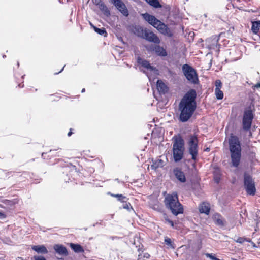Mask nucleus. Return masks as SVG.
<instances>
[{
    "mask_svg": "<svg viewBox=\"0 0 260 260\" xmlns=\"http://www.w3.org/2000/svg\"><path fill=\"white\" fill-rule=\"evenodd\" d=\"M196 92L191 89L187 92L182 99L179 106L180 111V120L187 121L192 115L196 108Z\"/></svg>",
    "mask_w": 260,
    "mask_h": 260,
    "instance_id": "1",
    "label": "nucleus"
},
{
    "mask_svg": "<svg viewBox=\"0 0 260 260\" xmlns=\"http://www.w3.org/2000/svg\"><path fill=\"white\" fill-rule=\"evenodd\" d=\"M229 144L231 165L237 168L241 158L242 149L240 140L238 137L231 135L229 139Z\"/></svg>",
    "mask_w": 260,
    "mask_h": 260,
    "instance_id": "2",
    "label": "nucleus"
},
{
    "mask_svg": "<svg viewBox=\"0 0 260 260\" xmlns=\"http://www.w3.org/2000/svg\"><path fill=\"white\" fill-rule=\"evenodd\" d=\"M164 202L166 207L171 211L174 215L176 216L183 213V208L178 201L177 193H173L171 194H168L165 197Z\"/></svg>",
    "mask_w": 260,
    "mask_h": 260,
    "instance_id": "3",
    "label": "nucleus"
},
{
    "mask_svg": "<svg viewBox=\"0 0 260 260\" xmlns=\"http://www.w3.org/2000/svg\"><path fill=\"white\" fill-rule=\"evenodd\" d=\"M142 16L146 21L156 28L161 34L168 37L172 36L173 33L170 28L164 23L156 19L154 16L151 15L147 13L143 14Z\"/></svg>",
    "mask_w": 260,
    "mask_h": 260,
    "instance_id": "4",
    "label": "nucleus"
},
{
    "mask_svg": "<svg viewBox=\"0 0 260 260\" xmlns=\"http://www.w3.org/2000/svg\"><path fill=\"white\" fill-rule=\"evenodd\" d=\"M184 151V141L181 138L176 139L173 144V156L175 162L180 161L183 158Z\"/></svg>",
    "mask_w": 260,
    "mask_h": 260,
    "instance_id": "5",
    "label": "nucleus"
},
{
    "mask_svg": "<svg viewBox=\"0 0 260 260\" xmlns=\"http://www.w3.org/2000/svg\"><path fill=\"white\" fill-rule=\"evenodd\" d=\"M182 69L184 75L190 83L197 84L199 83L198 75L194 69L190 66L185 64L183 65Z\"/></svg>",
    "mask_w": 260,
    "mask_h": 260,
    "instance_id": "6",
    "label": "nucleus"
},
{
    "mask_svg": "<svg viewBox=\"0 0 260 260\" xmlns=\"http://www.w3.org/2000/svg\"><path fill=\"white\" fill-rule=\"evenodd\" d=\"M198 139L194 135L190 136L188 141V151L189 154L191 155V158L195 160L198 154Z\"/></svg>",
    "mask_w": 260,
    "mask_h": 260,
    "instance_id": "7",
    "label": "nucleus"
},
{
    "mask_svg": "<svg viewBox=\"0 0 260 260\" xmlns=\"http://www.w3.org/2000/svg\"><path fill=\"white\" fill-rule=\"evenodd\" d=\"M253 119V114L251 109L245 110L244 112L242 126L244 131L250 130L252 122Z\"/></svg>",
    "mask_w": 260,
    "mask_h": 260,
    "instance_id": "8",
    "label": "nucleus"
},
{
    "mask_svg": "<svg viewBox=\"0 0 260 260\" xmlns=\"http://www.w3.org/2000/svg\"><path fill=\"white\" fill-rule=\"evenodd\" d=\"M244 185L247 193L249 195H254L256 191L254 182L252 177L247 174H244Z\"/></svg>",
    "mask_w": 260,
    "mask_h": 260,
    "instance_id": "9",
    "label": "nucleus"
},
{
    "mask_svg": "<svg viewBox=\"0 0 260 260\" xmlns=\"http://www.w3.org/2000/svg\"><path fill=\"white\" fill-rule=\"evenodd\" d=\"M138 30L141 31L142 37L149 42L156 44H159L160 42L159 38L153 32L147 30H143L141 27L139 28Z\"/></svg>",
    "mask_w": 260,
    "mask_h": 260,
    "instance_id": "10",
    "label": "nucleus"
},
{
    "mask_svg": "<svg viewBox=\"0 0 260 260\" xmlns=\"http://www.w3.org/2000/svg\"><path fill=\"white\" fill-rule=\"evenodd\" d=\"M219 38L218 36L215 35L211 37L208 38L206 40L208 47L211 49H219L218 47V41Z\"/></svg>",
    "mask_w": 260,
    "mask_h": 260,
    "instance_id": "11",
    "label": "nucleus"
},
{
    "mask_svg": "<svg viewBox=\"0 0 260 260\" xmlns=\"http://www.w3.org/2000/svg\"><path fill=\"white\" fill-rule=\"evenodd\" d=\"M113 4L125 16L128 15V11L125 4L121 0H116Z\"/></svg>",
    "mask_w": 260,
    "mask_h": 260,
    "instance_id": "12",
    "label": "nucleus"
},
{
    "mask_svg": "<svg viewBox=\"0 0 260 260\" xmlns=\"http://www.w3.org/2000/svg\"><path fill=\"white\" fill-rule=\"evenodd\" d=\"M215 94L217 100H222L223 98L224 94L221 88L222 84L220 80H216L215 82Z\"/></svg>",
    "mask_w": 260,
    "mask_h": 260,
    "instance_id": "13",
    "label": "nucleus"
},
{
    "mask_svg": "<svg viewBox=\"0 0 260 260\" xmlns=\"http://www.w3.org/2000/svg\"><path fill=\"white\" fill-rule=\"evenodd\" d=\"M148 49L154 51L155 53L159 56L165 57L167 55V52L166 50L162 47L159 45H155L154 46L151 45L150 48Z\"/></svg>",
    "mask_w": 260,
    "mask_h": 260,
    "instance_id": "14",
    "label": "nucleus"
},
{
    "mask_svg": "<svg viewBox=\"0 0 260 260\" xmlns=\"http://www.w3.org/2000/svg\"><path fill=\"white\" fill-rule=\"evenodd\" d=\"M138 62L141 64L142 66L144 67L145 68L147 69V70L152 71L154 72V74H157L158 72V70L156 69L155 68L153 67V66H151V64L149 63L148 61L145 60H143L140 58H138Z\"/></svg>",
    "mask_w": 260,
    "mask_h": 260,
    "instance_id": "15",
    "label": "nucleus"
},
{
    "mask_svg": "<svg viewBox=\"0 0 260 260\" xmlns=\"http://www.w3.org/2000/svg\"><path fill=\"white\" fill-rule=\"evenodd\" d=\"M173 173L176 178L181 182L184 183L186 181V178L183 172L179 168H176L174 169Z\"/></svg>",
    "mask_w": 260,
    "mask_h": 260,
    "instance_id": "16",
    "label": "nucleus"
},
{
    "mask_svg": "<svg viewBox=\"0 0 260 260\" xmlns=\"http://www.w3.org/2000/svg\"><path fill=\"white\" fill-rule=\"evenodd\" d=\"M213 220L215 223L221 227L224 226L225 225V220L222 216L218 213H215L213 215Z\"/></svg>",
    "mask_w": 260,
    "mask_h": 260,
    "instance_id": "17",
    "label": "nucleus"
},
{
    "mask_svg": "<svg viewBox=\"0 0 260 260\" xmlns=\"http://www.w3.org/2000/svg\"><path fill=\"white\" fill-rule=\"evenodd\" d=\"M156 87L157 90L161 94H165L168 92V87L161 80H158L157 81Z\"/></svg>",
    "mask_w": 260,
    "mask_h": 260,
    "instance_id": "18",
    "label": "nucleus"
},
{
    "mask_svg": "<svg viewBox=\"0 0 260 260\" xmlns=\"http://www.w3.org/2000/svg\"><path fill=\"white\" fill-rule=\"evenodd\" d=\"M54 249L57 253L60 255H66L68 254V251L66 248L62 245H55L54 246Z\"/></svg>",
    "mask_w": 260,
    "mask_h": 260,
    "instance_id": "19",
    "label": "nucleus"
},
{
    "mask_svg": "<svg viewBox=\"0 0 260 260\" xmlns=\"http://www.w3.org/2000/svg\"><path fill=\"white\" fill-rule=\"evenodd\" d=\"M210 208L209 204L208 203H202L199 207V211L201 213H205L207 215L209 214Z\"/></svg>",
    "mask_w": 260,
    "mask_h": 260,
    "instance_id": "20",
    "label": "nucleus"
},
{
    "mask_svg": "<svg viewBox=\"0 0 260 260\" xmlns=\"http://www.w3.org/2000/svg\"><path fill=\"white\" fill-rule=\"evenodd\" d=\"M32 249L38 253L47 254L48 250L44 245H35L32 246Z\"/></svg>",
    "mask_w": 260,
    "mask_h": 260,
    "instance_id": "21",
    "label": "nucleus"
},
{
    "mask_svg": "<svg viewBox=\"0 0 260 260\" xmlns=\"http://www.w3.org/2000/svg\"><path fill=\"white\" fill-rule=\"evenodd\" d=\"M70 247L76 253H80L84 252V249L82 247L79 245L74 243H70Z\"/></svg>",
    "mask_w": 260,
    "mask_h": 260,
    "instance_id": "22",
    "label": "nucleus"
},
{
    "mask_svg": "<svg viewBox=\"0 0 260 260\" xmlns=\"http://www.w3.org/2000/svg\"><path fill=\"white\" fill-rule=\"evenodd\" d=\"M98 7L100 10L102 11L105 15L108 16L110 15V13L109 10L103 2L99 4Z\"/></svg>",
    "mask_w": 260,
    "mask_h": 260,
    "instance_id": "23",
    "label": "nucleus"
},
{
    "mask_svg": "<svg viewBox=\"0 0 260 260\" xmlns=\"http://www.w3.org/2000/svg\"><path fill=\"white\" fill-rule=\"evenodd\" d=\"M164 165V161L161 159H158L153 162V164L151 165V168L152 169L155 170L158 168L163 167Z\"/></svg>",
    "mask_w": 260,
    "mask_h": 260,
    "instance_id": "24",
    "label": "nucleus"
},
{
    "mask_svg": "<svg viewBox=\"0 0 260 260\" xmlns=\"http://www.w3.org/2000/svg\"><path fill=\"white\" fill-rule=\"evenodd\" d=\"M260 27V21H254L252 22L251 30L254 34H257Z\"/></svg>",
    "mask_w": 260,
    "mask_h": 260,
    "instance_id": "25",
    "label": "nucleus"
},
{
    "mask_svg": "<svg viewBox=\"0 0 260 260\" xmlns=\"http://www.w3.org/2000/svg\"><path fill=\"white\" fill-rule=\"evenodd\" d=\"M90 25L93 28L94 30L96 32L101 35L106 36L107 32L104 28H98L96 27L93 26L91 23H90Z\"/></svg>",
    "mask_w": 260,
    "mask_h": 260,
    "instance_id": "26",
    "label": "nucleus"
},
{
    "mask_svg": "<svg viewBox=\"0 0 260 260\" xmlns=\"http://www.w3.org/2000/svg\"><path fill=\"white\" fill-rule=\"evenodd\" d=\"M145 1L148 4H149L151 6H152L155 8H157L161 7V5L157 0H145Z\"/></svg>",
    "mask_w": 260,
    "mask_h": 260,
    "instance_id": "27",
    "label": "nucleus"
},
{
    "mask_svg": "<svg viewBox=\"0 0 260 260\" xmlns=\"http://www.w3.org/2000/svg\"><path fill=\"white\" fill-rule=\"evenodd\" d=\"M150 255L147 253L140 254L138 255V260H149Z\"/></svg>",
    "mask_w": 260,
    "mask_h": 260,
    "instance_id": "28",
    "label": "nucleus"
},
{
    "mask_svg": "<svg viewBox=\"0 0 260 260\" xmlns=\"http://www.w3.org/2000/svg\"><path fill=\"white\" fill-rule=\"evenodd\" d=\"M112 196L117 198L118 200L122 202H126V197L122 194H111Z\"/></svg>",
    "mask_w": 260,
    "mask_h": 260,
    "instance_id": "29",
    "label": "nucleus"
},
{
    "mask_svg": "<svg viewBox=\"0 0 260 260\" xmlns=\"http://www.w3.org/2000/svg\"><path fill=\"white\" fill-rule=\"evenodd\" d=\"M165 242L167 245L172 247V241L171 239L169 238H166L165 239Z\"/></svg>",
    "mask_w": 260,
    "mask_h": 260,
    "instance_id": "30",
    "label": "nucleus"
},
{
    "mask_svg": "<svg viewBox=\"0 0 260 260\" xmlns=\"http://www.w3.org/2000/svg\"><path fill=\"white\" fill-rule=\"evenodd\" d=\"M245 241V239L243 237H239L235 241L237 243H243Z\"/></svg>",
    "mask_w": 260,
    "mask_h": 260,
    "instance_id": "31",
    "label": "nucleus"
},
{
    "mask_svg": "<svg viewBox=\"0 0 260 260\" xmlns=\"http://www.w3.org/2000/svg\"><path fill=\"white\" fill-rule=\"evenodd\" d=\"M34 259L35 260H46L43 256H34Z\"/></svg>",
    "mask_w": 260,
    "mask_h": 260,
    "instance_id": "32",
    "label": "nucleus"
},
{
    "mask_svg": "<svg viewBox=\"0 0 260 260\" xmlns=\"http://www.w3.org/2000/svg\"><path fill=\"white\" fill-rule=\"evenodd\" d=\"M165 220H166V222H167L168 223H169L172 227L173 228L174 226V223L172 220H170V219L167 218V217H165Z\"/></svg>",
    "mask_w": 260,
    "mask_h": 260,
    "instance_id": "33",
    "label": "nucleus"
},
{
    "mask_svg": "<svg viewBox=\"0 0 260 260\" xmlns=\"http://www.w3.org/2000/svg\"><path fill=\"white\" fill-rule=\"evenodd\" d=\"M165 220H166V222H167L168 223H169L172 227L173 228L174 226V223L172 220H170V219L167 218V217H165Z\"/></svg>",
    "mask_w": 260,
    "mask_h": 260,
    "instance_id": "34",
    "label": "nucleus"
},
{
    "mask_svg": "<svg viewBox=\"0 0 260 260\" xmlns=\"http://www.w3.org/2000/svg\"><path fill=\"white\" fill-rule=\"evenodd\" d=\"M206 256L207 257L210 258L212 260H214L215 259V258H216V257L215 256H214L212 254H210V253H206Z\"/></svg>",
    "mask_w": 260,
    "mask_h": 260,
    "instance_id": "35",
    "label": "nucleus"
},
{
    "mask_svg": "<svg viewBox=\"0 0 260 260\" xmlns=\"http://www.w3.org/2000/svg\"><path fill=\"white\" fill-rule=\"evenodd\" d=\"M92 1L95 5H96L98 6L101 2H102L101 0H92Z\"/></svg>",
    "mask_w": 260,
    "mask_h": 260,
    "instance_id": "36",
    "label": "nucleus"
},
{
    "mask_svg": "<svg viewBox=\"0 0 260 260\" xmlns=\"http://www.w3.org/2000/svg\"><path fill=\"white\" fill-rule=\"evenodd\" d=\"M6 217V216L4 213L0 212V219H4Z\"/></svg>",
    "mask_w": 260,
    "mask_h": 260,
    "instance_id": "37",
    "label": "nucleus"
},
{
    "mask_svg": "<svg viewBox=\"0 0 260 260\" xmlns=\"http://www.w3.org/2000/svg\"><path fill=\"white\" fill-rule=\"evenodd\" d=\"M123 208L125 209H129V205L127 204H126L125 205L123 206Z\"/></svg>",
    "mask_w": 260,
    "mask_h": 260,
    "instance_id": "38",
    "label": "nucleus"
},
{
    "mask_svg": "<svg viewBox=\"0 0 260 260\" xmlns=\"http://www.w3.org/2000/svg\"><path fill=\"white\" fill-rule=\"evenodd\" d=\"M215 179V181L217 182V183H218L219 181V179L217 177H215L214 178Z\"/></svg>",
    "mask_w": 260,
    "mask_h": 260,
    "instance_id": "39",
    "label": "nucleus"
},
{
    "mask_svg": "<svg viewBox=\"0 0 260 260\" xmlns=\"http://www.w3.org/2000/svg\"><path fill=\"white\" fill-rule=\"evenodd\" d=\"M255 87L257 88H260V83H258V84H256L255 85Z\"/></svg>",
    "mask_w": 260,
    "mask_h": 260,
    "instance_id": "40",
    "label": "nucleus"
},
{
    "mask_svg": "<svg viewBox=\"0 0 260 260\" xmlns=\"http://www.w3.org/2000/svg\"><path fill=\"white\" fill-rule=\"evenodd\" d=\"M72 133L70 131L68 133V136H70L72 135Z\"/></svg>",
    "mask_w": 260,
    "mask_h": 260,
    "instance_id": "41",
    "label": "nucleus"
},
{
    "mask_svg": "<svg viewBox=\"0 0 260 260\" xmlns=\"http://www.w3.org/2000/svg\"><path fill=\"white\" fill-rule=\"evenodd\" d=\"M110 1L113 4L114 3V2L116 0H110Z\"/></svg>",
    "mask_w": 260,
    "mask_h": 260,
    "instance_id": "42",
    "label": "nucleus"
},
{
    "mask_svg": "<svg viewBox=\"0 0 260 260\" xmlns=\"http://www.w3.org/2000/svg\"><path fill=\"white\" fill-rule=\"evenodd\" d=\"M85 88L82 89V92H85Z\"/></svg>",
    "mask_w": 260,
    "mask_h": 260,
    "instance_id": "43",
    "label": "nucleus"
},
{
    "mask_svg": "<svg viewBox=\"0 0 260 260\" xmlns=\"http://www.w3.org/2000/svg\"><path fill=\"white\" fill-rule=\"evenodd\" d=\"M64 67V66L62 68V69H61V71L60 72H59V73L61 72L63 70Z\"/></svg>",
    "mask_w": 260,
    "mask_h": 260,
    "instance_id": "44",
    "label": "nucleus"
},
{
    "mask_svg": "<svg viewBox=\"0 0 260 260\" xmlns=\"http://www.w3.org/2000/svg\"><path fill=\"white\" fill-rule=\"evenodd\" d=\"M147 75V77L149 78V75L148 74Z\"/></svg>",
    "mask_w": 260,
    "mask_h": 260,
    "instance_id": "45",
    "label": "nucleus"
}]
</instances>
